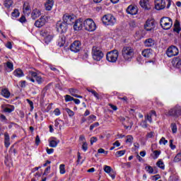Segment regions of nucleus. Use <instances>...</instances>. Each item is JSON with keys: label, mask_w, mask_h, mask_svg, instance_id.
<instances>
[{"label": "nucleus", "mask_w": 181, "mask_h": 181, "mask_svg": "<svg viewBox=\"0 0 181 181\" xmlns=\"http://www.w3.org/2000/svg\"><path fill=\"white\" fill-rule=\"evenodd\" d=\"M23 11L24 13L29 15L30 13V7L29 6V3H24L23 6Z\"/></svg>", "instance_id": "obj_25"}, {"label": "nucleus", "mask_w": 181, "mask_h": 181, "mask_svg": "<svg viewBox=\"0 0 181 181\" xmlns=\"http://www.w3.org/2000/svg\"><path fill=\"white\" fill-rule=\"evenodd\" d=\"M11 145V138L9 137V134L8 132L4 133V146L6 148H9Z\"/></svg>", "instance_id": "obj_19"}, {"label": "nucleus", "mask_w": 181, "mask_h": 181, "mask_svg": "<svg viewBox=\"0 0 181 181\" xmlns=\"http://www.w3.org/2000/svg\"><path fill=\"white\" fill-rule=\"evenodd\" d=\"M136 39L137 40H139L140 39H142V31L139 30L137 32H136L135 36Z\"/></svg>", "instance_id": "obj_39"}, {"label": "nucleus", "mask_w": 181, "mask_h": 181, "mask_svg": "<svg viewBox=\"0 0 181 181\" xmlns=\"http://www.w3.org/2000/svg\"><path fill=\"white\" fill-rule=\"evenodd\" d=\"M4 6L6 8H11L12 6V0H6L4 1Z\"/></svg>", "instance_id": "obj_42"}, {"label": "nucleus", "mask_w": 181, "mask_h": 181, "mask_svg": "<svg viewBox=\"0 0 181 181\" xmlns=\"http://www.w3.org/2000/svg\"><path fill=\"white\" fill-rule=\"evenodd\" d=\"M125 150L117 151L115 153V156H117V158H121V156H124V155H125Z\"/></svg>", "instance_id": "obj_36"}, {"label": "nucleus", "mask_w": 181, "mask_h": 181, "mask_svg": "<svg viewBox=\"0 0 181 181\" xmlns=\"http://www.w3.org/2000/svg\"><path fill=\"white\" fill-rule=\"evenodd\" d=\"M126 11L129 15H136L138 13V7H136V6L130 5L127 7Z\"/></svg>", "instance_id": "obj_16"}, {"label": "nucleus", "mask_w": 181, "mask_h": 181, "mask_svg": "<svg viewBox=\"0 0 181 181\" xmlns=\"http://www.w3.org/2000/svg\"><path fill=\"white\" fill-rule=\"evenodd\" d=\"M45 25H46V17L45 16H41L35 23V26H36V28H42V26H45Z\"/></svg>", "instance_id": "obj_15"}, {"label": "nucleus", "mask_w": 181, "mask_h": 181, "mask_svg": "<svg viewBox=\"0 0 181 181\" xmlns=\"http://www.w3.org/2000/svg\"><path fill=\"white\" fill-rule=\"evenodd\" d=\"M123 124L124 125V128H125L126 129H131V128H132V125H134V124L132 123V122H129L128 126H127V125L125 124V123H123Z\"/></svg>", "instance_id": "obj_60"}, {"label": "nucleus", "mask_w": 181, "mask_h": 181, "mask_svg": "<svg viewBox=\"0 0 181 181\" xmlns=\"http://www.w3.org/2000/svg\"><path fill=\"white\" fill-rule=\"evenodd\" d=\"M140 125L142 128H148V123L146 120H142L140 123Z\"/></svg>", "instance_id": "obj_52"}, {"label": "nucleus", "mask_w": 181, "mask_h": 181, "mask_svg": "<svg viewBox=\"0 0 181 181\" xmlns=\"http://www.w3.org/2000/svg\"><path fill=\"white\" fill-rule=\"evenodd\" d=\"M26 101L29 104L31 111H33V108H34L33 102L29 99H26Z\"/></svg>", "instance_id": "obj_57"}, {"label": "nucleus", "mask_w": 181, "mask_h": 181, "mask_svg": "<svg viewBox=\"0 0 181 181\" xmlns=\"http://www.w3.org/2000/svg\"><path fill=\"white\" fill-rule=\"evenodd\" d=\"M141 54L144 56V57H151V56H152V49H146L142 51Z\"/></svg>", "instance_id": "obj_24"}, {"label": "nucleus", "mask_w": 181, "mask_h": 181, "mask_svg": "<svg viewBox=\"0 0 181 181\" xmlns=\"http://www.w3.org/2000/svg\"><path fill=\"white\" fill-rule=\"evenodd\" d=\"M98 153H105V155H107L108 151H105V150H104V148H99L98 150Z\"/></svg>", "instance_id": "obj_61"}, {"label": "nucleus", "mask_w": 181, "mask_h": 181, "mask_svg": "<svg viewBox=\"0 0 181 181\" xmlns=\"http://www.w3.org/2000/svg\"><path fill=\"white\" fill-rule=\"evenodd\" d=\"M171 129L173 134H176L177 132V126H176V123L171 124Z\"/></svg>", "instance_id": "obj_38"}, {"label": "nucleus", "mask_w": 181, "mask_h": 181, "mask_svg": "<svg viewBox=\"0 0 181 181\" xmlns=\"http://www.w3.org/2000/svg\"><path fill=\"white\" fill-rule=\"evenodd\" d=\"M83 26L88 32H94L97 29V25L93 19L87 18L83 22Z\"/></svg>", "instance_id": "obj_4"}, {"label": "nucleus", "mask_w": 181, "mask_h": 181, "mask_svg": "<svg viewBox=\"0 0 181 181\" xmlns=\"http://www.w3.org/2000/svg\"><path fill=\"white\" fill-rule=\"evenodd\" d=\"M97 117L94 115H90L88 117V121L89 122H93V121H95Z\"/></svg>", "instance_id": "obj_45"}, {"label": "nucleus", "mask_w": 181, "mask_h": 181, "mask_svg": "<svg viewBox=\"0 0 181 181\" xmlns=\"http://www.w3.org/2000/svg\"><path fill=\"white\" fill-rule=\"evenodd\" d=\"M54 5V1L53 0H46L45 3V8L46 11H52L53 6Z\"/></svg>", "instance_id": "obj_18"}, {"label": "nucleus", "mask_w": 181, "mask_h": 181, "mask_svg": "<svg viewBox=\"0 0 181 181\" xmlns=\"http://www.w3.org/2000/svg\"><path fill=\"white\" fill-rule=\"evenodd\" d=\"M100 126V123L98 122H95L94 124L90 126V131H93L94 128H97V127Z\"/></svg>", "instance_id": "obj_49"}, {"label": "nucleus", "mask_w": 181, "mask_h": 181, "mask_svg": "<svg viewBox=\"0 0 181 181\" xmlns=\"http://www.w3.org/2000/svg\"><path fill=\"white\" fill-rule=\"evenodd\" d=\"M172 63H173L174 67H176V69H180V66H181L180 57H175L173 59Z\"/></svg>", "instance_id": "obj_20"}, {"label": "nucleus", "mask_w": 181, "mask_h": 181, "mask_svg": "<svg viewBox=\"0 0 181 181\" xmlns=\"http://www.w3.org/2000/svg\"><path fill=\"white\" fill-rule=\"evenodd\" d=\"M54 115H60V114H61L60 110H59V108H56L54 110Z\"/></svg>", "instance_id": "obj_63"}, {"label": "nucleus", "mask_w": 181, "mask_h": 181, "mask_svg": "<svg viewBox=\"0 0 181 181\" xmlns=\"http://www.w3.org/2000/svg\"><path fill=\"white\" fill-rule=\"evenodd\" d=\"M145 120L146 121H148V122H150V124H152L153 121H152V116L150 115H147L144 117Z\"/></svg>", "instance_id": "obj_50"}, {"label": "nucleus", "mask_w": 181, "mask_h": 181, "mask_svg": "<svg viewBox=\"0 0 181 181\" xmlns=\"http://www.w3.org/2000/svg\"><path fill=\"white\" fill-rule=\"evenodd\" d=\"M181 107L179 105L175 106V117H180Z\"/></svg>", "instance_id": "obj_34"}, {"label": "nucleus", "mask_w": 181, "mask_h": 181, "mask_svg": "<svg viewBox=\"0 0 181 181\" xmlns=\"http://www.w3.org/2000/svg\"><path fill=\"white\" fill-rule=\"evenodd\" d=\"M97 141H98V139H97V137L95 136H93L90 138V145H93L94 144H95V142H97Z\"/></svg>", "instance_id": "obj_59"}, {"label": "nucleus", "mask_w": 181, "mask_h": 181, "mask_svg": "<svg viewBox=\"0 0 181 181\" xmlns=\"http://www.w3.org/2000/svg\"><path fill=\"white\" fill-rule=\"evenodd\" d=\"M13 74L14 76H16V77H23V76H25V74H23V71H22V69H17L13 71Z\"/></svg>", "instance_id": "obj_26"}, {"label": "nucleus", "mask_w": 181, "mask_h": 181, "mask_svg": "<svg viewBox=\"0 0 181 181\" xmlns=\"http://www.w3.org/2000/svg\"><path fill=\"white\" fill-rule=\"evenodd\" d=\"M6 66L8 69H10L11 71L13 70V64L11 62H6Z\"/></svg>", "instance_id": "obj_58"}, {"label": "nucleus", "mask_w": 181, "mask_h": 181, "mask_svg": "<svg viewBox=\"0 0 181 181\" xmlns=\"http://www.w3.org/2000/svg\"><path fill=\"white\" fill-rule=\"evenodd\" d=\"M155 45V40H153L152 38L146 39L144 41V46L146 47H152V46H154Z\"/></svg>", "instance_id": "obj_22"}, {"label": "nucleus", "mask_w": 181, "mask_h": 181, "mask_svg": "<svg viewBox=\"0 0 181 181\" xmlns=\"http://www.w3.org/2000/svg\"><path fill=\"white\" fill-rule=\"evenodd\" d=\"M3 110L4 112L11 113L15 111V107H13V105H8L6 107H4Z\"/></svg>", "instance_id": "obj_27"}, {"label": "nucleus", "mask_w": 181, "mask_h": 181, "mask_svg": "<svg viewBox=\"0 0 181 181\" xmlns=\"http://www.w3.org/2000/svg\"><path fill=\"white\" fill-rule=\"evenodd\" d=\"M40 15H42L40 11L37 8H35L32 12L31 18L35 21V19H37Z\"/></svg>", "instance_id": "obj_21"}, {"label": "nucleus", "mask_w": 181, "mask_h": 181, "mask_svg": "<svg viewBox=\"0 0 181 181\" xmlns=\"http://www.w3.org/2000/svg\"><path fill=\"white\" fill-rule=\"evenodd\" d=\"M146 172H148L150 175L153 174V168H152V166L151 165H147L145 168Z\"/></svg>", "instance_id": "obj_40"}, {"label": "nucleus", "mask_w": 181, "mask_h": 181, "mask_svg": "<svg viewBox=\"0 0 181 181\" xmlns=\"http://www.w3.org/2000/svg\"><path fill=\"white\" fill-rule=\"evenodd\" d=\"M155 8L157 11H160L166 8V1L165 0H155Z\"/></svg>", "instance_id": "obj_14"}, {"label": "nucleus", "mask_w": 181, "mask_h": 181, "mask_svg": "<svg viewBox=\"0 0 181 181\" xmlns=\"http://www.w3.org/2000/svg\"><path fill=\"white\" fill-rule=\"evenodd\" d=\"M122 55L125 62H131L135 56V49L131 46H124L122 49Z\"/></svg>", "instance_id": "obj_1"}, {"label": "nucleus", "mask_w": 181, "mask_h": 181, "mask_svg": "<svg viewBox=\"0 0 181 181\" xmlns=\"http://www.w3.org/2000/svg\"><path fill=\"white\" fill-rule=\"evenodd\" d=\"M157 166L158 168H160V169H165V164L163 163V161H162L161 160H159L157 163H156Z\"/></svg>", "instance_id": "obj_41"}, {"label": "nucleus", "mask_w": 181, "mask_h": 181, "mask_svg": "<svg viewBox=\"0 0 181 181\" xmlns=\"http://www.w3.org/2000/svg\"><path fill=\"white\" fill-rule=\"evenodd\" d=\"M149 5V1L148 0H141L140 1V6L141 8L144 9H148V6Z\"/></svg>", "instance_id": "obj_29"}, {"label": "nucleus", "mask_w": 181, "mask_h": 181, "mask_svg": "<svg viewBox=\"0 0 181 181\" xmlns=\"http://www.w3.org/2000/svg\"><path fill=\"white\" fill-rule=\"evenodd\" d=\"M83 25H84V23L81 21V19L75 21V23L74 25V30H81L83 29Z\"/></svg>", "instance_id": "obj_17"}, {"label": "nucleus", "mask_w": 181, "mask_h": 181, "mask_svg": "<svg viewBox=\"0 0 181 181\" xmlns=\"http://www.w3.org/2000/svg\"><path fill=\"white\" fill-rule=\"evenodd\" d=\"M166 54L168 57H173L179 54V49L175 46H171L168 48Z\"/></svg>", "instance_id": "obj_10"}, {"label": "nucleus", "mask_w": 181, "mask_h": 181, "mask_svg": "<svg viewBox=\"0 0 181 181\" xmlns=\"http://www.w3.org/2000/svg\"><path fill=\"white\" fill-rule=\"evenodd\" d=\"M74 100V98L71 97L69 95H65V101L66 103H69V101H73Z\"/></svg>", "instance_id": "obj_51"}, {"label": "nucleus", "mask_w": 181, "mask_h": 181, "mask_svg": "<svg viewBox=\"0 0 181 181\" xmlns=\"http://www.w3.org/2000/svg\"><path fill=\"white\" fill-rule=\"evenodd\" d=\"M132 165V162L124 163L122 165V168H127V169H129Z\"/></svg>", "instance_id": "obj_44"}, {"label": "nucleus", "mask_w": 181, "mask_h": 181, "mask_svg": "<svg viewBox=\"0 0 181 181\" xmlns=\"http://www.w3.org/2000/svg\"><path fill=\"white\" fill-rule=\"evenodd\" d=\"M104 170L106 173H108V174L111 173V168L108 165H105Z\"/></svg>", "instance_id": "obj_56"}, {"label": "nucleus", "mask_w": 181, "mask_h": 181, "mask_svg": "<svg viewBox=\"0 0 181 181\" xmlns=\"http://www.w3.org/2000/svg\"><path fill=\"white\" fill-rule=\"evenodd\" d=\"M67 25L68 24L64 23V21L63 22H58L56 25V28H57V31L59 33H64V32H66L67 31Z\"/></svg>", "instance_id": "obj_11"}, {"label": "nucleus", "mask_w": 181, "mask_h": 181, "mask_svg": "<svg viewBox=\"0 0 181 181\" xmlns=\"http://www.w3.org/2000/svg\"><path fill=\"white\" fill-rule=\"evenodd\" d=\"M49 69L50 70H52V71H55L57 74H59V73H60V71H59V69H57L53 65H49Z\"/></svg>", "instance_id": "obj_54"}, {"label": "nucleus", "mask_w": 181, "mask_h": 181, "mask_svg": "<svg viewBox=\"0 0 181 181\" xmlns=\"http://www.w3.org/2000/svg\"><path fill=\"white\" fill-rule=\"evenodd\" d=\"M82 149L84 152H87V150L88 149V144H87V142L83 141L82 145Z\"/></svg>", "instance_id": "obj_47"}, {"label": "nucleus", "mask_w": 181, "mask_h": 181, "mask_svg": "<svg viewBox=\"0 0 181 181\" xmlns=\"http://www.w3.org/2000/svg\"><path fill=\"white\" fill-rule=\"evenodd\" d=\"M40 35L42 37H44L45 42L47 45H49L53 39V33L49 29L42 30L40 32Z\"/></svg>", "instance_id": "obj_6"}, {"label": "nucleus", "mask_w": 181, "mask_h": 181, "mask_svg": "<svg viewBox=\"0 0 181 181\" xmlns=\"http://www.w3.org/2000/svg\"><path fill=\"white\" fill-rule=\"evenodd\" d=\"M92 57L95 62H100L104 57V53L97 47H93L92 49Z\"/></svg>", "instance_id": "obj_3"}, {"label": "nucleus", "mask_w": 181, "mask_h": 181, "mask_svg": "<svg viewBox=\"0 0 181 181\" xmlns=\"http://www.w3.org/2000/svg\"><path fill=\"white\" fill-rule=\"evenodd\" d=\"M60 143L59 140H51L49 141V146L51 148H56V146H57V145H59V144Z\"/></svg>", "instance_id": "obj_30"}, {"label": "nucleus", "mask_w": 181, "mask_h": 181, "mask_svg": "<svg viewBox=\"0 0 181 181\" xmlns=\"http://www.w3.org/2000/svg\"><path fill=\"white\" fill-rule=\"evenodd\" d=\"M102 21L104 25H107V26H114L117 22L115 17L111 14L105 15L103 17Z\"/></svg>", "instance_id": "obj_5"}, {"label": "nucleus", "mask_w": 181, "mask_h": 181, "mask_svg": "<svg viewBox=\"0 0 181 181\" xmlns=\"http://www.w3.org/2000/svg\"><path fill=\"white\" fill-rule=\"evenodd\" d=\"M181 160V151L178 153L174 158V162H180Z\"/></svg>", "instance_id": "obj_43"}, {"label": "nucleus", "mask_w": 181, "mask_h": 181, "mask_svg": "<svg viewBox=\"0 0 181 181\" xmlns=\"http://www.w3.org/2000/svg\"><path fill=\"white\" fill-rule=\"evenodd\" d=\"M134 141V137L131 135H129L127 136L126 142L127 144H132V141Z\"/></svg>", "instance_id": "obj_48"}, {"label": "nucleus", "mask_w": 181, "mask_h": 181, "mask_svg": "<svg viewBox=\"0 0 181 181\" xmlns=\"http://www.w3.org/2000/svg\"><path fill=\"white\" fill-rule=\"evenodd\" d=\"M65 111L67 112L69 115V117H74V112L69 108H66Z\"/></svg>", "instance_id": "obj_46"}, {"label": "nucleus", "mask_w": 181, "mask_h": 181, "mask_svg": "<svg viewBox=\"0 0 181 181\" xmlns=\"http://www.w3.org/2000/svg\"><path fill=\"white\" fill-rule=\"evenodd\" d=\"M118 100H120L121 101H123V103H126V104H128V98L127 96H124L123 98L118 96Z\"/></svg>", "instance_id": "obj_55"}, {"label": "nucleus", "mask_w": 181, "mask_h": 181, "mask_svg": "<svg viewBox=\"0 0 181 181\" xmlns=\"http://www.w3.org/2000/svg\"><path fill=\"white\" fill-rule=\"evenodd\" d=\"M28 74L29 76H31V77H28V79L30 81H32V83H35V81H37V84H42L43 83V78H42L40 76H38L37 73L33 71H29Z\"/></svg>", "instance_id": "obj_7"}, {"label": "nucleus", "mask_w": 181, "mask_h": 181, "mask_svg": "<svg viewBox=\"0 0 181 181\" xmlns=\"http://www.w3.org/2000/svg\"><path fill=\"white\" fill-rule=\"evenodd\" d=\"M168 115H170V117H176V107L168 111Z\"/></svg>", "instance_id": "obj_33"}, {"label": "nucleus", "mask_w": 181, "mask_h": 181, "mask_svg": "<svg viewBox=\"0 0 181 181\" xmlns=\"http://www.w3.org/2000/svg\"><path fill=\"white\" fill-rule=\"evenodd\" d=\"M144 29L147 32H151L155 29V20L153 19H147L144 24Z\"/></svg>", "instance_id": "obj_9"}, {"label": "nucleus", "mask_w": 181, "mask_h": 181, "mask_svg": "<svg viewBox=\"0 0 181 181\" xmlns=\"http://www.w3.org/2000/svg\"><path fill=\"white\" fill-rule=\"evenodd\" d=\"M69 93L73 97H76L77 94H78V90L76 88H69Z\"/></svg>", "instance_id": "obj_31"}, {"label": "nucleus", "mask_w": 181, "mask_h": 181, "mask_svg": "<svg viewBox=\"0 0 181 181\" xmlns=\"http://www.w3.org/2000/svg\"><path fill=\"white\" fill-rule=\"evenodd\" d=\"M18 21L21 23H25V22H26V17H25V16H22Z\"/></svg>", "instance_id": "obj_62"}, {"label": "nucleus", "mask_w": 181, "mask_h": 181, "mask_svg": "<svg viewBox=\"0 0 181 181\" xmlns=\"http://www.w3.org/2000/svg\"><path fill=\"white\" fill-rule=\"evenodd\" d=\"M60 122H63V121L60 119H56L54 122L55 127H59V125H60Z\"/></svg>", "instance_id": "obj_64"}, {"label": "nucleus", "mask_w": 181, "mask_h": 181, "mask_svg": "<svg viewBox=\"0 0 181 181\" xmlns=\"http://www.w3.org/2000/svg\"><path fill=\"white\" fill-rule=\"evenodd\" d=\"M65 44H66V37L64 35H62L59 37L58 45L59 47H63V46H64Z\"/></svg>", "instance_id": "obj_28"}, {"label": "nucleus", "mask_w": 181, "mask_h": 181, "mask_svg": "<svg viewBox=\"0 0 181 181\" xmlns=\"http://www.w3.org/2000/svg\"><path fill=\"white\" fill-rule=\"evenodd\" d=\"M64 164H61L59 165V173H61V175H64V173H66V168H65Z\"/></svg>", "instance_id": "obj_37"}, {"label": "nucleus", "mask_w": 181, "mask_h": 181, "mask_svg": "<svg viewBox=\"0 0 181 181\" xmlns=\"http://www.w3.org/2000/svg\"><path fill=\"white\" fill-rule=\"evenodd\" d=\"M160 25L165 30H169L173 25V21L169 17H163L160 21Z\"/></svg>", "instance_id": "obj_2"}, {"label": "nucleus", "mask_w": 181, "mask_h": 181, "mask_svg": "<svg viewBox=\"0 0 181 181\" xmlns=\"http://www.w3.org/2000/svg\"><path fill=\"white\" fill-rule=\"evenodd\" d=\"M63 22L66 23V25H73V23L76 22V18H74V16L64 14L63 16Z\"/></svg>", "instance_id": "obj_12"}, {"label": "nucleus", "mask_w": 181, "mask_h": 181, "mask_svg": "<svg viewBox=\"0 0 181 181\" xmlns=\"http://www.w3.org/2000/svg\"><path fill=\"white\" fill-rule=\"evenodd\" d=\"M87 91H88V93H91V94H93V95H94L97 100H100V95H98L95 90L93 89H87Z\"/></svg>", "instance_id": "obj_32"}, {"label": "nucleus", "mask_w": 181, "mask_h": 181, "mask_svg": "<svg viewBox=\"0 0 181 181\" xmlns=\"http://www.w3.org/2000/svg\"><path fill=\"white\" fill-rule=\"evenodd\" d=\"M19 15H21V13H19V10L18 8H15L11 13V16H13V18H18Z\"/></svg>", "instance_id": "obj_35"}, {"label": "nucleus", "mask_w": 181, "mask_h": 181, "mask_svg": "<svg viewBox=\"0 0 181 181\" xmlns=\"http://www.w3.org/2000/svg\"><path fill=\"white\" fill-rule=\"evenodd\" d=\"M160 145H166L168 144V140H165V137H162L159 141Z\"/></svg>", "instance_id": "obj_53"}, {"label": "nucleus", "mask_w": 181, "mask_h": 181, "mask_svg": "<svg viewBox=\"0 0 181 181\" xmlns=\"http://www.w3.org/2000/svg\"><path fill=\"white\" fill-rule=\"evenodd\" d=\"M119 53L118 52V50L114 49L111 52H107L106 55V59L107 62H110V63H115L117 60H118V56Z\"/></svg>", "instance_id": "obj_8"}, {"label": "nucleus", "mask_w": 181, "mask_h": 181, "mask_svg": "<svg viewBox=\"0 0 181 181\" xmlns=\"http://www.w3.org/2000/svg\"><path fill=\"white\" fill-rule=\"evenodd\" d=\"M1 94L4 97V98H9L11 97V92H9V90L8 88L1 89Z\"/></svg>", "instance_id": "obj_23"}, {"label": "nucleus", "mask_w": 181, "mask_h": 181, "mask_svg": "<svg viewBox=\"0 0 181 181\" xmlns=\"http://www.w3.org/2000/svg\"><path fill=\"white\" fill-rule=\"evenodd\" d=\"M70 50L74 53L78 52L79 50H81V42H80L78 40L74 41L70 45Z\"/></svg>", "instance_id": "obj_13"}]
</instances>
